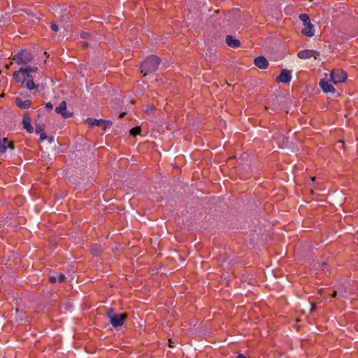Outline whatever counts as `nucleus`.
I'll return each mask as SVG.
<instances>
[{"label": "nucleus", "instance_id": "1", "mask_svg": "<svg viewBox=\"0 0 358 358\" xmlns=\"http://www.w3.org/2000/svg\"><path fill=\"white\" fill-rule=\"evenodd\" d=\"M37 70V66H27L25 68H21L13 73V79L17 83L24 84L28 90H34L37 88V86L34 82V77L31 76V73H34Z\"/></svg>", "mask_w": 358, "mask_h": 358}, {"label": "nucleus", "instance_id": "2", "mask_svg": "<svg viewBox=\"0 0 358 358\" xmlns=\"http://www.w3.org/2000/svg\"><path fill=\"white\" fill-rule=\"evenodd\" d=\"M160 62V58L156 55L148 57L141 64V73L146 76L150 73L155 71Z\"/></svg>", "mask_w": 358, "mask_h": 358}, {"label": "nucleus", "instance_id": "3", "mask_svg": "<svg viewBox=\"0 0 358 358\" xmlns=\"http://www.w3.org/2000/svg\"><path fill=\"white\" fill-rule=\"evenodd\" d=\"M111 325L113 327H118L123 325L124 320L127 317L125 313H117L113 308H109L106 313Z\"/></svg>", "mask_w": 358, "mask_h": 358}, {"label": "nucleus", "instance_id": "4", "mask_svg": "<svg viewBox=\"0 0 358 358\" xmlns=\"http://www.w3.org/2000/svg\"><path fill=\"white\" fill-rule=\"evenodd\" d=\"M348 78L345 71L339 69H334L331 73V80L334 84L344 83Z\"/></svg>", "mask_w": 358, "mask_h": 358}, {"label": "nucleus", "instance_id": "5", "mask_svg": "<svg viewBox=\"0 0 358 358\" xmlns=\"http://www.w3.org/2000/svg\"><path fill=\"white\" fill-rule=\"evenodd\" d=\"M55 112L60 114L62 117L66 119L73 116V113L67 110L66 103L65 101L60 102L59 105L55 108Z\"/></svg>", "mask_w": 358, "mask_h": 358}, {"label": "nucleus", "instance_id": "6", "mask_svg": "<svg viewBox=\"0 0 358 358\" xmlns=\"http://www.w3.org/2000/svg\"><path fill=\"white\" fill-rule=\"evenodd\" d=\"M292 71L282 69L280 75L277 76L275 80L277 83H289L292 79Z\"/></svg>", "mask_w": 358, "mask_h": 358}, {"label": "nucleus", "instance_id": "7", "mask_svg": "<svg viewBox=\"0 0 358 358\" xmlns=\"http://www.w3.org/2000/svg\"><path fill=\"white\" fill-rule=\"evenodd\" d=\"M319 85L325 93H334L336 91L335 87L331 84H329L325 79H321Z\"/></svg>", "mask_w": 358, "mask_h": 358}, {"label": "nucleus", "instance_id": "8", "mask_svg": "<svg viewBox=\"0 0 358 358\" xmlns=\"http://www.w3.org/2000/svg\"><path fill=\"white\" fill-rule=\"evenodd\" d=\"M20 55H21V59L22 62V64H27L29 62H31L34 58V56L31 51L28 50H22L20 51Z\"/></svg>", "mask_w": 358, "mask_h": 358}, {"label": "nucleus", "instance_id": "9", "mask_svg": "<svg viewBox=\"0 0 358 358\" xmlns=\"http://www.w3.org/2000/svg\"><path fill=\"white\" fill-rule=\"evenodd\" d=\"M226 43L228 46L237 48L241 46V42L238 39L235 38L231 35H227L225 38Z\"/></svg>", "mask_w": 358, "mask_h": 358}, {"label": "nucleus", "instance_id": "10", "mask_svg": "<svg viewBox=\"0 0 358 358\" xmlns=\"http://www.w3.org/2000/svg\"><path fill=\"white\" fill-rule=\"evenodd\" d=\"M7 148L13 149L14 146L13 143L8 142V139L6 138L0 139V153H5L6 152Z\"/></svg>", "mask_w": 358, "mask_h": 358}, {"label": "nucleus", "instance_id": "11", "mask_svg": "<svg viewBox=\"0 0 358 358\" xmlns=\"http://www.w3.org/2000/svg\"><path fill=\"white\" fill-rule=\"evenodd\" d=\"M254 64L258 68L264 69L267 67L268 62L264 56H259L254 59Z\"/></svg>", "mask_w": 358, "mask_h": 358}, {"label": "nucleus", "instance_id": "12", "mask_svg": "<svg viewBox=\"0 0 358 358\" xmlns=\"http://www.w3.org/2000/svg\"><path fill=\"white\" fill-rule=\"evenodd\" d=\"M22 123L24 128L27 130V131L29 134L33 133L34 127L31 124V120L29 116L24 115L22 119Z\"/></svg>", "mask_w": 358, "mask_h": 358}, {"label": "nucleus", "instance_id": "13", "mask_svg": "<svg viewBox=\"0 0 358 358\" xmlns=\"http://www.w3.org/2000/svg\"><path fill=\"white\" fill-rule=\"evenodd\" d=\"M301 34L306 36L312 37L315 34L314 25L313 24L306 25L301 30Z\"/></svg>", "mask_w": 358, "mask_h": 358}, {"label": "nucleus", "instance_id": "14", "mask_svg": "<svg viewBox=\"0 0 358 358\" xmlns=\"http://www.w3.org/2000/svg\"><path fill=\"white\" fill-rule=\"evenodd\" d=\"M15 103L17 104V106L19 108H22V109H27V108L30 107V106H31V101H29V100L22 101L20 98H16L15 99Z\"/></svg>", "mask_w": 358, "mask_h": 358}, {"label": "nucleus", "instance_id": "15", "mask_svg": "<svg viewBox=\"0 0 358 358\" xmlns=\"http://www.w3.org/2000/svg\"><path fill=\"white\" fill-rule=\"evenodd\" d=\"M297 56L302 59L311 58V50H303L298 52Z\"/></svg>", "mask_w": 358, "mask_h": 358}, {"label": "nucleus", "instance_id": "16", "mask_svg": "<svg viewBox=\"0 0 358 358\" xmlns=\"http://www.w3.org/2000/svg\"><path fill=\"white\" fill-rule=\"evenodd\" d=\"M299 19L303 22L304 26L312 24L309 15L306 13L300 14Z\"/></svg>", "mask_w": 358, "mask_h": 358}, {"label": "nucleus", "instance_id": "17", "mask_svg": "<svg viewBox=\"0 0 358 358\" xmlns=\"http://www.w3.org/2000/svg\"><path fill=\"white\" fill-rule=\"evenodd\" d=\"M86 122L92 126H101V120H97L94 118L89 117L86 120Z\"/></svg>", "mask_w": 358, "mask_h": 358}, {"label": "nucleus", "instance_id": "18", "mask_svg": "<svg viewBox=\"0 0 358 358\" xmlns=\"http://www.w3.org/2000/svg\"><path fill=\"white\" fill-rule=\"evenodd\" d=\"M101 250V246L99 244H95L92 248V251L94 255H98Z\"/></svg>", "mask_w": 358, "mask_h": 358}, {"label": "nucleus", "instance_id": "19", "mask_svg": "<svg viewBox=\"0 0 358 358\" xmlns=\"http://www.w3.org/2000/svg\"><path fill=\"white\" fill-rule=\"evenodd\" d=\"M112 125V122L110 120H101V127H103V130H106L108 127Z\"/></svg>", "mask_w": 358, "mask_h": 358}, {"label": "nucleus", "instance_id": "20", "mask_svg": "<svg viewBox=\"0 0 358 358\" xmlns=\"http://www.w3.org/2000/svg\"><path fill=\"white\" fill-rule=\"evenodd\" d=\"M140 133H141V127H134L130 130V134L134 136H136L140 134Z\"/></svg>", "mask_w": 358, "mask_h": 358}, {"label": "nucleus", "instance_id": "21", "mask_svg": "<svg viewBox=\"0 0 358 358\" xmlns=\"http://www.w3.org/2000/svg\"><path fill=\"white\" fill-rule=\"evenodd\" d=\"M13 59L15 60L17 64H22V62L21 61V55H20V52L13 56Z\"/></svg>", "mask_w": 358, "mask_h": 358}, {"label": "nucleus", "instance_id": "22", "mask_svg": "<svg viewBox=\"0 0 358 358\" xmlns=\"http://www.w3.org/2000/svg\"><path fill=\"white\" fill-rule=\"evenodd\" d=\"M320 55V52L311 50V56L312 57H314L315 59H317V57Z\"/></svg>", "mask_w": 358, "mask_h": 358}, {"label": "nucleus", "instance_id": "23", "mask_svg": "<svg viewBox=\"0 0 358 358\" xmlns=\"http://www.w3.org/2000/svg\"><path fill=\"white\" fill-rule=\"evenodd\" d=\"M56 277H57V281H59V282H63L65 279V275L63 273H60Z\"/></svg>", "mask_w": 358, "mask_h": 358}, {"label": "nucleus", "instance_id": "24", "mask_svg": "<svg viewBox=\"0 0 358 358\" xmlns=\"http://www.w3.org/2000/svg\"><path fill=\"white\" fill-rule=\"evenodd\" d=\"M50 28L54 32H57L59 31V27L56 24H52L50 25Z\"/></svg>", "mask_w": 358, "mask_h": 358}, {"label": "nucleus", "instance_id": "25", "mask_svg": "<svg viewBox=\"0 0 358 358\" xmlns=\"http://www.w3.org/2000/svg\"><path fill=\"white\" fill-rule=\"evenodd\" d=\"M43 128L42 126L39 125V124H36V133H41V131H43Z\"/></svg>", "mask_w": 358, "mask_h": 358}, {"label": "nucleus", "instance_id": "26", "mask_svg": "<svg viewBox=\"0 0 358 358\" xmlns=\"http://www.w3.org/2000/svg\"><path fill=\"white\" fill-rule=\"evenodd\" d=\"M45 108L48 110H51L53 108V105L50 102H47L45 103Z\"/></svg>", "mask_w": 358, "mask_h": 358}, {"label": "nucleus", "instance_id": "27", "mask_svg": "<svg viewBox=\"0 0 358 358\" xmlns=\"http://www.w3.org/2000/svg\"><path fill=\"white\" fill-rule=\"evenodd\" d=\"M50 281L52 282V283H55L57 281V277L56 276H50Z\"/></svg>", "mask_w": 358, "mask_h": 358}, {"label": "nucleus", "instance_id": "28", "mask_svg": "<svg viewBox=\"0 0 358 358\" xmlns=\"http://www.w3.org/2000/svg\"><path fill=\"white\" fill-rule=\"evenodd\" d=\"M316 309V304L313 303L310 308V312L314 311Z\"/></svg>", "mask_w": 358, "mask_h": 358}, {"label": "nucleus", "instance_id": "29", "mask_svg": "<svg viewBox=\"0 0 358 358\" xmlns=\"http://www.w3.org/2000/svg\"><path fill=\"white\" fill-rule=\"evenodd\" d=\"M46 138V135L44 133H41L40 135V138L41 140H44Z\"/></svg>", "mask_w": 358, "mask_h": 358}, {"label": "nucleus", "instance_id": "30", "mask_svg": "<svg viewBox=\"0 0 358 358\" xmlns=\"http://www.w3.org/2000/svg\"><path fill=\"white\" fill-rule=\"evenodd\" d=\"M336 296H337V292L336 291H334L333 293L331 294V296L332 298H335V297H336Z\"/></svg>", "mask_w": 358, "mask_h": 358}, {"label": "nucleus", "instance_id": "31", "mask_svg": "<svg viewBox=\"0 0 358 358\" xmlns=\"http://www.w3.org/2000/svg\"><path fill=\"white\" fill-rule=\"evenodd\" d=\"M278 138H282V141H284L285 136L282 134H278Z\"/></svg>", "mask_w": 358, "mask_h": 358}, {"label": "nucleus", "instance_id": "32", "mask_svg": "<svg viewBox=\"0 0 358 358\" xmlns=\"http://www.w3.org/2000/svg\"><path fill=\"white\" fill-rule=\"evenodd\" d=\"M338 143L341 144V146H342V147H344V145H345V142H344V141H343V140H340V141L338 142Z\"/></svg>", "mask_w": 358, "mask_h": 358}, {"label": "nucleus", "instance_id": "33", "mask_svg": "<svg viewBox=\"0 0 358 358\" xmlns=\"http://www.w3.org/2000/svg\"><path fill=\"white\" fill-rule=\"evenodd\" d=\"M236 358H246V357L242 354L238 355Z\"/></svg>", "mask_w": 358, "mask_h": 358}, {"label": "nucleus", "instance_id": "34", "mask_svg": "<svg viewBox=\"0 0 358 358\" xmlns=\"http://www.w3.org/2000/svg\"><path fill=\"white\" fill-rule=\"evenodd\" d=\"M124 113H122V114H120V117H123V116H124Z\"/></svg>", "mask_w": 358, "mask_h": 358}]
</instances>
